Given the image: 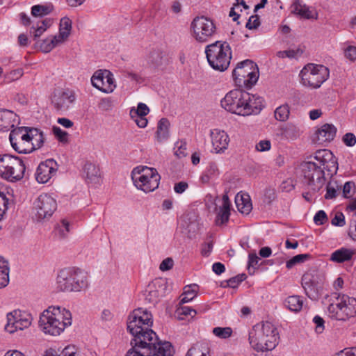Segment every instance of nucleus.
Listing matches in <instances>:
<instances>
[{"label": "nucleus", "mask_w": 356, "mask_h": 356, "mask_svg": "<svg viewBox=\"0 0 356 356\" xmlns=\"http://www.w3.org/2000/svg\"><path fill=\"white\" fill-rule=\"evenodd\" d=\"M57 232L61 238H65L70 232V224L65 219L61 220L60 225L57 228Z\"/></svg>", "instance_id": "5fc2aeb1"}, {"label": "nucleus", "mask_w": 356, "mask_h": 356, "mask_svg": "<svg viewBox=\"0 0 356 356\" xmlns=\"http://www.w3.org/2000/svg\"><path fill=\"white\" fill-rule=\"evenodd\" d=\"M191 28L193 38L199 42H208L216 32L214 22L204 16L195 17L191 22Z\"/></svg>", "instance_id": "9b49d317"}, {"label": "nucleus", "mask_w": 356, "mask_h": 356, "mask_svg": "<svg viewBox=\"0 0 356 356\" xmlns=\"http://www.w3.org/2000/svg\"><path fill=\"white\" fill-rule=\"evenodd\" d=\"M343 143L348 147H353L356 144V136L353 133H346L342 137Z\"/></svg>", "instance_id": "6e6d98bb"}, {"label": "nucleus", "mask_w": 356, "mask_h": 356, "mask_svg": "<svg viewBox=\"0 0 356 356\" xmlns=\"http://www.w3.org/2000/svg\"><path fill=\"white\" fill-rule=\"evenodd\" d=\"M92 85L98 90L110 93L115 88L113 74L108 70H98L91 78Z\"/></svg>", "instance_id": "f3484780"}, {"label": "nucleus", "mask_w": 356, "mask_h": 356, "mask_svg": "<svg viewBox=\"0 0 356 356\" xmlns=\"http://www.w3.org/2000/svg\"><path fill=\"white\" fill-rule=\"evenodd\" d=\"M344 56L351 62L356 60V47L350 45L344 50Z\"/></svg>", "instance_id": "4d7b16f0"}, {"label": "nucleus", "mask_w": 356, "mask_h": 356, "mask_svg": "<svg viewBox=\"0 0 356 356\" xmlns=\"http://www.w3.org/2000/svg\"><path fill=\"white\" fill-rule=\"evenodd\" d=\"M177 312L180 315L191 316V317H194L197 314L195 309L188 306H181L177 309Z\"/></svg>", "instance_id": "bf43d9fd"}, {"label": "nucleus", "mask_w": 356, "mask_h": 356, "mask_svg": "<svg viewBox=\"0 0 356 356\" xmlns=\"http://www.w3.org/2000/svg\"><path fill=\"white\" fill-rule=\"evenodd\" d=\"M8 204L9 199L6 195L3 192H0V220L7 211Z\"/></svg>", "instance_id": "603ef678"}, {"label": "nucleus", "mask_w": 356, "mask_h": 356, "mask_svg": "<svg viewBox=\"0 0 356 356\" xmlns=\"http://www.w3.org/2000/svg\"><path fill=\"white\" fill-rule=\"evenodd\" d=\"M343 321L356 316V298L341 293Z\"/></svg>", "instance_id": "bb28decb"}, {"label": "nucleus", "mask_w": 356, "mask_h": 356, "mask_svg": "<svg viewBox=\"0 0 356 356\" xmlns=\"http://www.w3.org/2000/svg\"><path fill=\"white\" fill-rule=\"evenodd\" d=\"M281 135L288 140H295L299 135V129L293 124H287L281 129Z\"/></svg>", "instance_id": "58836bf2"}, {"label": "nucleus", "mask_w": 356, "mask_h": 356, "mask_svg": "<svg viewBox=\"0 0 356 356\" xmlns=\"http://www.w3.org/2000/svg\"><path fill=\"white\" fill-rule=\"evenodd\" d=\"M29 127H21L14 129L9 135L12 147L19 154H29L34 151L31 141Z\"/></svg>", "instance_id": "f8f14e48"}, {"label": "nucleus", "mask_w": 356, "mask_h": 356, "mask_svg": "<svg viewBox=\"0 0 356 356\" xmlns=\"http://www.w3.org/2000/svg\"><path fill=\"white\" fill-rule=\"evenodd\" d=\"M277 327L269 321H262L252 327L249 332V342L257 351L272 350L279 343Z\"/></svg>", "instance_id": "7ed1b4c3"}, {"label": "nucleus", "mask_w": 356, "mask_h": 356, "mask_svg": "<svg viewBox=\"0 0 356 356\" xmlns=\"http://www.w3.org/2000/svg\"><path fill=\"white\" fill-rule=\"evenodd\" d=\"M211 138L215 153H222L227 149L229 137L225 131L218 129H213L211 131Z\"/></svg>", "instance_id": "aec40b11"}, {"label": "nucleus", "mask_w": 356, "mask_h": 356, "mask_svg": "<svg viewBox=\"0 0 356 356\" xmlns=\"http://www.w3.org/2000/svg\"><path fill=\"white\" fill-rule=\"evenodd\" d=\"M83 171L88 184L94 185L100 184V171L97 166L92 163H86L83 167Z\"/></svg>", "instance_id": "c85d7f7f"}, {"label": "nucleus", "mask_w": 356, "mask_h": 356, "mask_svg": "<svg viewBox=\"0 0 356 356\" xmlns=\"http://www.w3.org/2000/svg\"><path fill=\"white\" fill-rule=\"evenodd\" d=\"M290 114V108L288 104H283L275 111V118L277 120L284 122L288 120Z\"/></svg>", "instance_id": "79ce46f5"}, {"label": "nucleus", "mask_w": 356, "mask_h": 356, "mask_svg": "<svg viewBox=\"0 0 356 356\" xmlns=\"http://www.w3.org/2000/svg\"><path fill=\"white\" fill-rule=\"evenodd\" d=\"M29 135L31 141L34 146V150L40 148L44 142L43 133L38 129L29 127Z\"/></svg>", "instance_id": "c9c22d12"}, {"label": "nucleus", "mask_w": 356, "mask_h": 356, "mask_svg": "<svg viewBox=\"0 0 356 356\" xmlns=\"http://www.w3.org/2000/svg\"><path fill=\"white\" fill-rule=\"evenodd\" d=\"M322 282V276L314 270L306 272L302 275L301 284L309 298L316 300L320 298Z\"/></svg>", "instance_id": "2eb2a0df"}, {"label": "nucleus", "mask_w": 356, "mask_h": 356, "mask_svg": "<svg viewBox=\"0 0 356 356\" xmlns=\"http://www.w3.org/2000/svg\"><path fill=\"white\" fill-rule=\"evenodd\" d=\"M17 122V115L13 111L0 108V131H8Z\"/></svg>", "instance_id": "a878e982"}, {"label": "nucleus", "mask_w": 356, "mask_h": 356, "mask_svg": "<svg viewBox=\"0 0 356 356\" xmlns=\"http://www.w3.org/2000/svg\"><path fill=\"white\" fill-rule=\"evenodd\" d=\"M341 300V293H332L330 300V302L327 307V314L332 319L343 321V305Z\"/></svg>", "instance_id": "4be33fe9"}, {"label": "nucleus", "mask_w": 356, "mask_h": 356, "mask_svg": "<svg viewBox=\"0 0 356 356\" xmlns=\"http://www.w3.org/2000/svg\"><path fill=\"white\" fill-rule=\"evenodd\" d=\"M72 324V314L69 310L60 307H50L40 316L39 327L45 333L59 335L66 327Z\"/></svg>", "instance_id": "20e7f679"}, {"label": "nucleus", "mask_w": 356, "mask_h": 356, "mask_svg": "<svg viewBox=\"0 0 356 356\" xmlns=\"http://www.w3.org/2000/svg\"><path fill=\"white\" fill-rule=\"evenodd\" d=\"M303 53V51L300 49L297 48L296 49H289L286 51H280L277 52V56L279 58H297L299 56H300Z\"/></svg>", "instance_id": "a18cd8bd"}, {"label": "nucleus", "mask_w": 356, "mask_h": 356, "mask_svg": "<svg viewBox=\"0 0 356 356\" xmlns=\"http://www.w3.org/2000/svg\"><path fill=\"white\" fill-rule=\"evenodd\" d=\"M149 112L148 106L144 103H139L137 108H132L130 110V115L146 116Z\"/></svg>", "instance_id": "de8ad7c7"}, {"label": "nucleus", "mask_w": 356, "mask_h": 356, "mask_svg": "<svg viewBox=\"0 0 356 356\" xmlns=\"http://www.w3.org/2000/svg\"><path fill=\"white\" fill-rule=\"evenodd\" d=\"M235 203L238 210L243 214H249L252 209L251 199L248 194L238 193L235 197Z\"/></svg>", "instance_id": "c756f323"}, {"label": "nucleus", "mask_w": 356, "mask_h": 356, "mask_svg": "<svg viewBox=\"0 0 356 356\" xmlns=\"http://www.w3.org/2000/svg\"><path fill=\"white\" fill-rule=\"evenodd\" d=\"M76 100L75 92L69 88L56 90L52 97V104L58 111H66Z\"/></svg>", "instance_id": "a211bd4d"}, {"label": "nucleus", "mask_w": 356, "mask_h": 356, "mask_svg": "<svg viewBox=\"0 0 356 356\" xmlns=\"http://www.w3.org/2000/svg\"><path fill=\"white\" fill-rule=\"evenodd\" d=\"M247 96L248 98L244 108V116L259 113L264 107L263 97L257 95L250 94L249 92H247Z\"/></svg>", "instance_id": "412c9836"}, {"label": "nucleus", "mask_w": 356, "mask_h": 356, "mask_svg": "<svg viewBox=\"0 0 356 356\" xmlns=\"http://www.w3.org/2000/svg\"><path fill=\"white\" fill-rule=\"evenodd\" d=\"M170 122L167 118H161L157 125L156 132V139L159 142L162 143L166 140L169 137Z\"/></svg>", "instance_id": "473e14b6"}, {"label": "nucleus", "mask_w": 356, "mask_h": 356, "mask_svg": "<svg viewBox=\"0 0 356 356\" xmlns=\"http://www.w3.org/2000/svg\"><path fill=\"white\" fill-rule=\"evenodd\" d=\"M271 147V143L270 141L268 140H260L257 145H256V149L259 152H265L268 151Z\"/></svg>", "instance_id": "774afa93"}, {"label": "nucleus", "mask_w": 356, "mask_h": 356, "mask_svg": "<svg viewBox=\"0 0 356 356\" xmlns=\"http://www.w3.org/2000/svg\"><path fill=\"white\" fill-rule=\"evenodd\" d=\"M153 324L152 314L146 309H134L129 316L127 330L133 335L134 347L148 349L147 356H172L173 347L168 341H159L156 333L150 329Z\"/></svg>", "instance_id": "f257e3e1"}, {"label": "nucleus", "mask_w": 356, "mask_h": 356, "mask_svg": "<svg viewBox=\"0 0 356 356\" xmlns=\"http://www.w3.org/2000/svg\"><path fill=\"white\" fill-rule=\"evenodd\" d=\"M7 323L5 325V330L10 334L16 331L23 330L28 328L32 323L33 317L31 314L15 309L6 315Z\"/></svg>", "instance_id": "ddd939ff"}, {"label": "nucleus", "mask_w": 356, "mask_h": 356, "mask_svg": "<svg viewBox=\"0 0 356 356\" xmlns=\"http://www.w3.org/2000/svg\"><path fill=\"white\" fill-rule=\"evenodd\" d=\"M247 98V92L235 89L225 95L221 99L220 104L227 111L244 116L245 103H246Z\"/></svg>", "instance_id": "9d476101"}, {"label": "nucleus", "mask_w": 356, "mask_h": 356, "mask_svg": "<svg viewBox=\"0 0 356 356\" xmlns=\"http://www.w3.org/2000/svg\"><path fill=\"white\" fill-rule=\"evenodd\" d=\"M149 60L154 65H160L162 60V54L159 51H153L150 53Z\"/></svg>", "instance_id": "0e129e2a"}, {"label": "nucleus", "mask_w": 356, "mask_h": 356, "mask_svg": "<svg viewBox=\"0 0 356 356\" xmlns=\"http://www.w3.org/2000/svg\"><path fill=\"white\" fill-rule=\"evenodd\" d=\"M259 74L257 65L247 59L238 63L233 70L232 76L238 86L250 88L257 83Z\"/></svg>", "instance_id": "6e6552de"}, {"label": "nucleus", "mask_w": 356, "mask_h": 356, "mask_svg": "<svg viewBox=\"0 0 356 356\" xmlns=\"http://www.w3.org/2000/svg\"><path fill=\"white\" fill-rule=\"evenodd\" d=\"M260 258L256 253H250L248 255V270L250 275L254 273L256 266L258 265Z\"/></svg>", "instance_id": "09e8293b"}, {"label": "nucleus", "mask_w": 356, "mask_h": 356, "mask_svg": "<svg viewBox=\"0 0 356 356\" xmlns=\"http://www.w3.org/2000/svg\"><path fill=\"white\" fill-rule=\"evenodd\" d=\"M57 171V164L54 159H47L41 162L35 172L36 181L40 184L47 183Z\"/></svg>", "instance_id": "6ab92c4d"}, {"label": "nucleus", "mask_w": 356, "mask_h": 356, "mask_svg": "<svg viewBox=\"0 0 356 356\" xmlns=\"http://www.w3.org/2000/svg\"><path fill=\"white\" fill-rule=\"evenodd\" d=\"M24 74L22 68H17L4 75V82L10 83L20 79Z\"/></svg>", "instance_id": "49530a36"}, {"label": "nucleus", "mask_w": 356, "mask_h": 356, "mask_svg": "<svg viewBox=\"0 0 356 356\" xmlns=\"http://www.w3.org/2000/svg\"><path fill=\"white\" fill-rule=\"evenodd\" d=\"M245 279V275H238L237 276L231 277L228 280L226 281V284H224L222 283V286L226 287H232L235 288L241 282H242Z\"/></svg>", "instance_id": "3c124183"}, {"label": "nucleus", "mask_w": 356, "mask_h": 356, "mask_svg": "<svg viewBox=\"0 0 356 356\" xmlns=\"http://www.w3.org/2000/svg\"><path fill=\"white\" fill-rule=\"evenodd\" d=\"M337 130L332 124H324L316 131L314 140L319 144L330 143L334 140Z\"/></svg>", "instance_id": "5701e85b"}, {"label": "nucleus", "mask_w": 356, "mask_h": 356, "mask_svg": "<svg viewBox=\"0 0 356 356\" xmlns=\"http://www.w3.org/2000/svg\"><path fill=\"white\" fill-rule=\"evenodd\" d=\"M51 25V21L49 19L38 22L30 29L31 36L33 37L34 40H37Z\"/></svg>", "instance_id": "2f4dec72"}, {"label": "nucleus", "mask_w": 356, "mask_h": 356, "mask_svg": "<svg viewBox=\"0 0 356 356\" xmlns=\"http://www.w3.org/2000/svg\"><path fill=\"white\" fill-rule=\"evenodd\" d=\"M88 285L87 273L79 268H63L56 277V289L59 292H80Z\"/></svg>", "instance_id": "39448f33"}, {"label": "nucleus", "mask_w": 356, "mask_h": 356, "mask_svg": "<svg viewBox=\"0 0 356 356\" xmlns=\"http://www.w3.org/2000/svg\"><path fill=\"white\" fill-rule=\"evenodd\" d=\"M33 209L36 218L43 220L53 215L57 209V202L51 195L42 193L34 201Z\"/></svg>", "instance_id": "4468645a"}, {"label": "nucleus", "mask_w": 356, "mask_h": 356, "mask_svg": "<svg viewBox=\"0 0 356 356\" xmlns=\"http://www.w3.org/2000/svg\"><path fill=\"white\" fill-rule=\"evenodd\" d=\"M310 159L311 161H305L300 165L302 176L310 189L317 192L325 184V170L336 173L338 163L332 152L325 149L317 150Z\"/></svg>", "instance_id": "f03ea898"}, {"label": "nucleus", "mask_w": 356, "mask_h": 356, "mask_svg": "<svg viewBox=\"0 0 356 356\" xmlns=\"http://www.w3.org/2000/svg\"><path fill=\"white\" fill-rule=\"evenodd\" d=\"M175 154L179 159L186 157L188 155L187 143L185 140H179L175 144Z\"/></svg>", "instance_id": "37998d69"}, {"label": "nucleus", "mask_w": 356, "mask_h": 356, "mask_svg": "<svg viewBox=\"0 0 356 356\" xmlns=\"http://www.w3.org/2000/svg\"><path fill=\"white\" fill-rule=\"evenodd\" d=\"M313 322L316 324V332L318 333H322L324 330L325 321L319 316H315L313 318Z\"/></svg>", "instance_id": "69168bd1"}, {"label": "nucleus", "mask_w": 356, "mask_h": 356, "mask_svg": "<svg viewBox=\"0 0 356 356\" xmlns=\"http://www.w3.org/2000/svg\"><path fill=\"white\" fill-rule=\"evenodd\" d=\"M284 305L290 311L299 312L303 307V299L298 295L290 296L285 300Z\"/></svg>", "instance_id": "f704fd0d"}, {"label": "nucleus", "mask_w": 356, "mask_h": 356, "mask_svg": "<svg viewBox=\"0 0 356 356\" xmlns=\"http://www.w3.org/2000/svg\"><path fill=\"white\" fill-rule=\"evenodd\" d=\"M332 356H356V347L344 348Z\"/></svg>", "instance_id": "338daca9"}, {"label": "nucleus", "mask_w": 356, "mask_h": 356, "mask_svg": "<svg viewBox=\"0 0 356 356\" xmlns=\"http://www.w3.org/2000/svg\"><path fill=\"white\" fill-rule=\"evenodd\" d=\"M63 43L56 35H51L42 40L40 44V49L45 53L51 51L56 46Z\"/></svg>", "instance_id": "4c0bfd02"}, {"label": "nucleus", "mask_w": 356, "mask_h": 356, "mask_svg": "<svg viewBox=\"0 0 356 356\" xmlns=\"http://www.w3.org/2000/svg\"><path fill=\"white\" fill-rule=\"evenodd\" d=\"M7 180L14 182L21 180L25 175L26 167L24 162L17 156H14Z\"/></svg>", "instance_id": "393cba45"}, {"label": "nucleus", "mask_w": 356, "mask_h": 356, "mask_svg": "<svg viewBox=\"0 0 356 356\" xmlns=\"http://www.w3.org/2000/svg\"><path fill=\"white\" fill-rule=\"evenodd\" d=\"M131 179L137 188L147 193L158 188L161 177L155 168L138 166L132 170Z\"/></svg>", "instance_id": "0eeeda50"}, {"label": "nucleus", "mask_w": 356, "mask_h": 356, "mask_svg": "<svg viewBox=\"0 0 356 356\" xmlns=\"http://www.w3.org/2000/svg\"><path fill=\"white\" fill-rule=\"evenodd\" d=\"M132 348L130 349L127 353V356H147L148 349H145V348H139L134 347V344H132Z\"/></svg>", "instance_id": "864d4df0"}, {"label": "nucleus", "mask_w": 356, "mask_h": 356, "mask_svg": "<svg viewBox=\"0 0 356 356\" xmlns=\"http://www.w3.org/2000/svg\"><path fill=\"white\" fill-rule=\"evenodd\" d=\"M327 220V216L323 210L318 211L314 217V221L317 225H322Z\"/></svg>", "instance_id": "13d9d810"}, {"label": "nucleus", "mask_w": 356, "mask_h": 356, "mask_svg": "<svg viewBox=\"0 0 356 356\" xmlns=\"http://www.w3.org/2000/svg\"><path fill=\"white\" fill-rule=\"evenodd\" d=\"M260 25V22L259 17L257 15L251 16L248 22L246 23V28L248 29H257Z\"/></svg>", "instance_id": "680f3d73"}, {"label": "nucleus", "mask_w": 356, "mask_h": 356, "mask_svg": "<svg viewBox=\"0 0 356 356\" xmlns=\"http://www.w3.org/2000/svg\"><path fill=\"white\" fill-rule=\"evenodd\" d=\"M71 30L72 20L67 17H64L60 19L59 33L56 36L59 38L60 41L63 42L70 35Z\"/></svg>", "instance_id": "72a5a7b5"}, {"label": "nucleus", "mask_w": 356, "mask_h": 356, "mask_svg": "<svg viewBox=\"0 0 356 356\" xmlns=\"http://www.w3.org/2000/svg\"><path fill=\"white\" fill-rule=\"evenodd\" d=\"M331 223L334 226H344L346 225L344 215L341 212L337 213L334 218H332Z\"/></svg>", "instance_id": "052dcab7"}, {"label": "nucleus", "mask_w": 356, "mask_h": 356, "mask_svg": "<svg viewBox=\"0 0 356 356\" xmlns=\"http://www.w3.org/2000/svg\"><path fill=\"white\" fill-rule=\"evenodd\" d=\"M291 13L299 16L300 18L310 19L318 18V13L310 10L302 0H294L291 5Z\"/></svg>", "instance_id": "b1692460"}, {"label": "nucleus", "mask_w": 356, "mask_h": 356, "mask_svg": "<svg viewBox=\"0 0 356 356\" xmlns=\"http://www.w3.org/2000/svg\"><path fill=\"white\" fill-rule=\"evenodd\" d=\"M354 254L353 250L341 248L332 253L330 260L336 263H343L351 260Z\"/></svg>", "instance_id": "7c9ffc66"}, {"label": "nucleus", "mask_w": 356, "mask_h": 356, "mask_svg": "<svg viewBox=\"0 0 356 356\" xmlns=\"http://www.w3.org/2000/svg\"><path fill=\"white\" fill-rule=\"evenodd\" d=\"M206 56L210 66L220 72L227 69L232 58V50L226 42L216 41L209 44L205 49Z\"/></svg>", "instance_id": "423d86ee"}, {"label": "nucleus", "mask_w": 356, "mask_h": 356, "mask_svg": "<svg viewBox=\"0 0 356 356\" xmlns=\"http://www.w3.org/2000/svg\"><path fill=\"white\" fill-rule=\"evenodd\" d=\"M212 333L220 339H226L232 336V329L230 327H216L213 329Z\"/></svg>", "instance_id": "c03bdc74"}, {"label": "nucleus", "mask_w": 356, "mask_h": 356, "mask_svg": "<svg viewBox=\"0 0 356 356\" xmlns=\"http://www.w3.org/2000/svg\"><path fill=\"white\" fill-rule=\"evenodd\" d=\"M52 10L51 6L35 5L31 8V15L35 17H42L49 14Z\"/></svg>", "instance_id": "ea45409f"}, {"label": "nucleus", "mask_w": 356, "mask_h": 356, "mask_svg": "<svg viewBox=\"0 0 356 356\" xmlns=\"http://www.w3.org/2000/svg\"><path fill=\"white\" fill-rule=\"evenodd\" d=\"M168 291V282L165 279L156 278L149 283L143 296L147 303L155 305L161 297L164 296Z\"/></svg>", "instance_id": "dca6fc26"}, {"label": "nucleus", "mask_w": 356, "mask_h": 356, "mask_svg": "<svg viewBox=\"0 0 356 356\" xmlns=\"http://www.w3.org/2000/svg\"><path fill=\"white\" fill-rule=\"evenodd\" d=\"M197 285L186 286L184 287V293L181 296L180 304L187 303L196 297Z\"/></svg>", "instance_id": "a19ab883"}, {"label": "nucleus", "mask_w": 356, "mask_h": 356, "mask_svg": "<svg viewBox=\"0 0 356 356\" xmlns=\"http://www.w3.org/2000/svg\"><path fill=\"white\" fill-rule=\"evenodd\" d=\"M231 203L228 195L225 194L222 198V205L219 207L216 222L217 225H222L228 222L230 216Z\"/></svg>", "instance_id": "cd10ccee"}, {"label": "nucleus", "mask_w": 356, "mask_h": 356, "mask_svg": "<svg viewBox=\"0 0 356 356\" xmlns=\"http://www.w3.org/2000/svg\"><path fill=\"white\" fill-rule=\"evenodd\" d=\"M52 132L56 138L63 143H67L68 142V134L62 130L59 127L54 126L52 127Z\"/></svg>", "instance_id": "8fccbe9b"}, {"label": "nucleus", "mask_w": 356, "mask_h": 356, "mask_svg": "<svg viewBox=\"0 0 356 356\" xmlns=\"http://www.w3.org/2000/svg\"><path fill=\"white\" fill-rule=\"evenodd\" d=\"M329 69L323 65L314 63L306 65L300 71L301 83L311 88H318L329 78Z\"/></svg>", "instance_id": "1a4fd4ad"}, {"label": "nucleus", "mask_w": 356, "mask_h": 356, "mask_svg": "<svg viewBox=\"0 0 356 356\" xmlns=\"http://www.w3.org/2000/svg\"><path fill=\"white\" fill-rule=\"evenodd\" d=\"M211 179L216 177L218 175V168L216 163H211L204 171Z\"/></svg>", "instance_id": "e2e57ef3"}, {"label": "nucleus", "mask_w": 356, "mask_h": 356, "mask_svg": "<svg viewBox=\"0 0 356 356\" xmlns=\"http://www.w3.org/2000/svg\"><path fill=\"white\" fill-rule=\"evenodd\" d=\"M8 262L0 257V289L6 287L9 283Z\"/></svg>", "instance_id": "e433bc0d"}]
</instances>
